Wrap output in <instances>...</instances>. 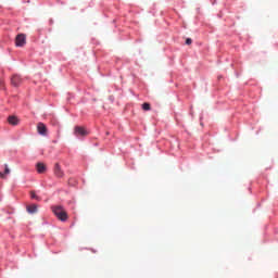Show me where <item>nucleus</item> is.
<instances>
[{
  "instance_id": "1",
  "label": "nucleus",
  "mask_w": 278,
  "mask_h": 278,
  "mask_svg": "<svg viewBox=\"0 0 278 278\" xmlns=\"http://www.w3.org/2000/svg\"><path fill=\"white\" fill-rule=\"evenodd\" d=\"M52 212L62 223H66V220H68V214L63 206H52Z\"/></svg>"
},
{
  "instance_id": "2",
  "label": "nucleus",
  "mask_w": 278,
  "mask_h": 278,
  "mask_svg": "<svg viewBox=\"0 0 278 278\" xmlns=\"http://www.w3.org/2000/svg\"><path fill=\"white\" fill-rule=\"evenodd\" d=\"M15 45L17 47H25V45H27V37L25 36V34H20L16 36Z\"/></svg>"
},
{
  "instance_id": "3",
  "label": "nucleus",
  "mask_w": 278,
  "mask_h": 278,
  "mask_svg": "<svg viewBox=\"0 0 278 278\" xmlns=\"http://www.w3.org/2000/svg\"><path fill=\"white\" fill-rule=\"evenodd\" d=\"M11 84L15 88H18V86L23 84V78L18 75H13L11 78Z\"/></svg>"
},
{
  "instance_id": "4",
  "label": "nucleus",
  "mask_w": 278,
  "mask_h": 278,
  "mask_svg": "<svg viewBox=\"0 0 278 278\" xmlns=\"http://www.w3.org/2000/svg\"><path fill=\"white\" fill-rule=\"evenodd\" d=\"M74 134L75 136H88V131L81 126H76L74 128Z\"/></svg>"
},
{
  "instance_id": "5",
  "label": "nucleus",
  "mask_w": 278,
  "mask_h": 278,
  "mask_svg": "<svg viewBox=\"0 0 278 278\" xmlns=\"http://www.w3.org/2000/svg\"><path fill=\"white\" fill-rule=\"evenodd\" d=\"M8 123H9V125H12L13 127H16V125H18V123H21V119H18V117H16L14 115H10L8 117Z\"/></svg>"
},
{
  "instance_id": "6",
  "label": "nucleus",
  "mask_w": 278,
  "mask_h": 278,
  "mask_svg": "<svg viewBox=\"0 0 278 278\" xmlns=\"http://www.w3.org/2000/svg\"><path fill=\"white\" fill-rule=\"evenodd\" d=\"M37 131L40 136H47V126L43 123H38Z\"/></svg>"
},
{
  "instance_id": "7",
  "label": "nucleus",
  "mask_w": 278,
  "mask_h": 278,
  "mask_svg": "<svg viewBox=\"0 0 278 278\" xmlns=\"http://www.w3.org/2000/svg\"><path fill=\"white\" fill-rule=\"evenodd\" d=\"M54 175L55 177H59V178L64 177V172L62 170V167H60L59 163H55L54 165Z\"/></svg>"
},
{
  "instance_id": "8",
  "label": "nucleus",
  "mask_w": 278,
  "mask_h": 278,
  "mask_svg": "<svg viewBox=\"0 0 278 278\" xmlns=\"http://www.w3.org/2000/svg\"><path fill=\"white\" fill-rule=\"evenodd\" d=\"M36 168L37 173H39L40 175L47 172V165H45V163H37Z\"/></svg>"
},
{
  "instance_id": "9",
  "label": "nucleus",
  "mask_w": 278,
  "mask_h": 278,
  "mask_svg": "<svg viewBox=\"0 0 278 278\" xmlns=\"http://www.w3.org/2000/svg\"><path fill=\"white\" fill-rule=\"evenodd\" d=\"M28 214H36L38 212V205L36 204H30L26 207Z\"/></svg>"
},
{
  "instance_id": "10",
  "label": "nucleus",
  "mask_w": 278,
  "mask_h": 278,
  "mask_svg": "<svg viewBox=\"0 0 278 278\" xmlns=\"http://www.w3.org/2000/svg\"><path fill=\"white\" fill-rule=\"evenodd\" d=\"M5 175H10V167H8V164L4 165V173L0 172L1 179H5Z\"/></svg>"
},
{
  "instance_id": "11",
  "label": "nucleus",
  "mask_w": 278,
  "mask_h": 278,
  "mask_svg": "<svg viewBox=\"0 0 278 278\" xmlns=\"http://www.w3.org/2000/svg\"><path fill=\"white\" fill-rule=\"evenodd\" d=\"M142 110H144V112H149V110H151V104L149 102H144L142 104Z\"/></svg>"
},
{
  "instance_id": "12",
  "label": "nucleus",
  "mask_w": 278,
  "mask_h": 278,
  "mask_svg": "<svg viewBox=\"0 0 278 278\" xmlns=\"http://www.w3.org/2000/svg\"><path fill=\"white\" fill-rule=\"evenodd\" d=\"M30 197H31V199H35L36 201H40V197H38L36 194V192H34V191L30 192Z\"/></svg>"
},
{
  "instance_id": "13",
  "label": "nucleus",
  "mask_w": 278,
  "mask_h": 278,
  "mask_svg": "<svg viewBox=\"0 0 278 278\" xmlns=\"http://www.w3.org/2000/svg\"><path fill=\"white\" fill-rule=\"evenodd\" d=\"M186 45H192V40L190 38L186 39Z\"/></svg>"
}]
</instances>
